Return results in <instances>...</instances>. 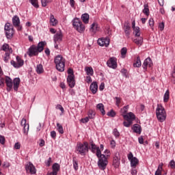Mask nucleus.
Wrapping results in <instances>:
<instances>
[{"label":"nucleus","instance_id":"obj_1","mask_svg":"<svg viewBox=\"0 0 175 175\" xmlns=\"http://www.w3.org/2000/svg\"><path fill=\"white\" fill-rule=\"evenodd\" d=\"M44 44H46L45 42H40L38 44V46H31L27 53L29 57H36L39 55V53H42L44 50Z\"/></svg>","mask_w":175,"mask_h":175},{"label":"nucleus","instance_id":"obj_2","mask_svg":"<svg viewBox=\"0 0 175 175\" xmlns=\"http://www.w3.org/2000/svg\"><path fill=\"white\" fill-rule=\"evenodd\" d=\"M55 64L57 70L64 72L65 70V59L62 55H59L55 57Z\"/></svg>","mask_w":175,"mask_h":175},{"label":"nucleus","instance_id":"obj_3","mask_svg":"<svg viewBox=\"0 0 175 175\" xmlns=\"http://www.w3.org/2000/svg\"><path fill=\"white\" fill-rule=\"evenodd\" d=\"M90 148H88V142H84L83 143L78 142L76 146V151L81 155H85Z\"/></svg>","mask_w":175,"mask_h":175},{"label":"nucleus","instance_id":"obj_4","mask_svg":"<svg viewBox=\"0 0 175 175\" xmlns=\"http://www.w3.org/2000/svg\"><path fill=\"white\" fill-rule=\"evenodd\" d=\"M156 116L159 122H163L166 120V111H165V108L162 105H157Z\"/></svg>","mask_w":175,"mask_h":175},{"label":"nucleus","instance_id":"obj_5","mask_svg":"<svg viewBox=\"0 0 175 175\" xmlns=\"http://www.w3.org/2000/svg\"><path fill=\"white\" fill-rule=\"evenodd\" d=\"M72 23L73 28L76 29L77 32H79V33H83V32L85 31V26H84L80 18H75Z\"/></svg>","mask_w":175,"mask_h":175},{"label":"nucleus","instance_id":"obj_6","mask_svg":"<svg viewBox=\"0 0 175 175\" xmlns=\"http://www.w3.org/2000/svg\"><path fill=\"white\" fill-rule=\"evenodd\" d=\"M1 50H3V51H5V54L3 56L4 62H9V59H10V54L13 53V49H12L10 46H9V44L5 43L4 44H3Z\"/></svg>","mask_w":175,"mask_h":175},{"label":"nucleus","instance_id":"obj_7","mask_svg":"<svg viewBox=\"0 0 175 175\" xmlns=\"http://www.w3.org/2000/svg\"><path fill=\"white\" fill-rule=\"evenodd\" d=\"M110 157V154L103 155V157L98 159L97 165L100 170H105L107 165L109 163V161H107V158Z\"/></svg>","mask_w":175,"mask_h":175},{"label":"nucleus","instance_id":"obj_8","mask_svg":"<svg viewBox=\"0 0 175 175\" xmlns=\"http://www.w3.org/2000/svg\"><path fill=\"white\" fill-rule=\"evenodd\" d=\"M4 31L7 39H12L13 38V35H14L15 31L13 25L10 24V23H5L4 26Z\"/></svg>","mask_w":175,"mask_h":175},{"label":"nucleus","instance_id":"obj_9","mask_svg":"<svg viewBox=\"0 0 175 175\" xmlns=\"http://www.w3.org/2000/svg\"><path fill=\"white\" fill-rule=\"evenodd\" d=\"M127 158L131 162V167H134V169H135L136 166L139 165V159L133 157V154L132 153V152H130V153L127 156Z\"/></svg>","mask_w":175,"mask_h":175},{"label":"nucleus","instance_id":"obj_10","mask_svg":"<svg viewBox=\"0 0 175 175\" xmlns=\"http://www.w3.org/2000/svg\"><path fill=\"white\" fill-rule=\"evenodd\" d=\"M12 25L16 28L17 31L23 29V26L20 25V18L18 16L15 15L12 17Z\"/></svg>","mask_w":175,"mask_h":175},{"label":"nucleus","instance_id":"obj_11","mask_svg":"<svg viewBox=\"0 0 175 175\" xmlns=\"http://www.w3.org/2000/svg\"><path fill=\"white\" fill-rule=\"evenodd\" d=\"M11 65H13L14 68H21L24 65V60L19 56H16V62L14 60H12Z\"/></svg>","mask_w":175,"mask_h":175},{"label":"nucleus","instance_id":"obj_12","mask_svg":"<svg viewBox=\"0 0 175 175\" xmlns=\"http://www.w3.org/2000/svg\"><path fill=\"white\" fill-rule=\"evenodd\" d=\"M120 161H121V157H120V152H116L114 154L113 160L112 163L113 166H114L116 169L120 167Z\"/></svg>","mask_w":175,"mask_h":175},{"label":"nucleus","instance_id":"obj_13","mask_svg":"<svg viewBox=\"0 0 175 175\" xmlns=\"http://www.w3.org/2000/svg\"><path fill=\"white\" fill-rule=\"evenodd\" d=\"M25 169L27 173H30L31 174H35L36 173V168L33 166L31 162H29L25 165Z\"/></svg>","mask_w":175,"mask_h":175},{"label":"nucleus","instance_id":"obj_14","mask_svg":"<svg viewBox=\"0 0 175 175\" xmlns=\"http://www.w3.org/2000/svg\"><path fill=\"white\" fill-rule=\"evenodd\" d=\"M107 65L109 68L116 69L117 68V59L114 57H111L107 62Z\"/></svg>","mask_w":175,"mask_h":175},{"label":"nucleus","instance_id":"obj_15","mask_svg":"<svg viewBox=\"0 0 175 175\" xmlns=\"http://www.w3.org/2000/svg\"><path fill=\"white\" fill-rule=\"evenodd\" d=\"M98 44L102 47H103V46L107 47V46L110 44V39L109 38H99L98 40Z\"/></svg>","mask_w":175,"mask_h":175},{"label":"nucleus","instance_id":"obj_16","mask_svg":"<svg viewBox=\"0 0 175 175\" xmlns=\"http://www.w3.org/2000/svg\"><path fill=\"white\" fill-rule=\"evenodd\" d=\"M67 82L70 88H73L76 85V81L75 80V76L68 75Z\"/></svg>","mask_w":175,"mask_h":175},{"label":"nucleus","instance_id":"obj_17","mask_svg":"<svg viewBox=\"0 0 175 175\" xmlns=\"http://www.w3.org/2000/svg\"><path fill=\"white\" fill-rule=\"evenodd\" d=\"M5 83L7 85V91H11L13 88V81L9 77H5Z\"/></svg>","mask_w":175,"mask_h":175},{"label":"nucleus","instance_id":"obj_18","mask_svg":"<svg viewBox=\"0 0 175 175\" xmlns=\"http://www.w3.org/2000/svg\"><path fill=\"white\" fill-rule=\"evenodd\" d=\"M123 118L126 121H131L132 122V121L135 120L136 116L135 113L129 112L127 114L123 115Z\"/></svg>","mask_w":175,"mask_h":175},{"label":"nucleus","instance_id":"obj_19","mask_svg":"<svg viewBox=\"0 0 175 175\" xmlns=\"http://www.w3.org/2000/svg\"><path fill=\"white\" fill-rule=\"evenodd\" d=\"M143 68L145 70H147V66H148L149 68H152V60H151L150 57H148L146 58L143 64Z\"/></svg>","mask_w":175,"mask_h":175},{"label":"nucleus","instance_id":"obj_20","mask_svg":"<svg viewBox=\"0 0 175 175\" xmlns=\"http://www.w3.org/2000/svg\"><path fill=\"white\" fill-rule=\"evenodd\" d=\"M62 32L58 31L53 37V40L55 43H59V42H62L63 38Z\"/></svg>","mask_w":175,"mask_h":175},{"label":"nucleus","instance_id":"obj_21","mask_svg":"<svg viewBox=\"0 0 175 175\" xmlns=\"http://www.w3.org/2000/svg\"><path fill=\"white\" fill-rule=\"evenodd\" d=\"M90 91L92 92V94H95L96 92H98V83L97 82H93L90 85Z\"/></svg>","mask_w":175,"mask_h":175},{"label":"nucleus","instance_id":"obj_22","mask_svg":"<svg viewBox=\"0 0 175 175\" xmlns=\"http://www.w3.org/2000/svg\"><path fill=\"white\" fill-rule=\"evenodd\" d=\"M90 32L92 33H96L98 31H99V27L98 26V23H94L91 25V27L90 29Z\"/></svg>","mask_w":175,"mask_h":175},{"label":"nucleus","instance_id":"obj_23","mask_svg":"<svg viewBox=\"0 0 175 175\" xmlns=\"http://www.w3.org/2000/svg\"><path fill=\"white\" fill-rule=\"evenodd\" d=\"M132 129L135 133H138V135L142 133V126H140V124H135L132 127Z\"/></svg>","mask_w":175,"mask_h":175},{"label":"nucleus","instance_id":"obj_24","mask_svg":"<svg viewBox=\"0 0 175 175\" xmlns=\"http://www.w3.org/2000/svg\"><path fill=\"white\" fill-rule=\"evenodd\" d=\"M20 78H15L13 81L14 90V91H18V87H20Z\"/></svg>","mask_w":175,"mask_h":175},{"label":"nucleus","instance_id":"obj_25","mask_svg":"<svg viewBox=\"0 0 175 175\" xmlns=\"http://www.w3.org/2000/svg\"><path fill=\"white\" fill-rule=\"evenodd\" d=\"M97 110H99L100 111L102 116H105L106 114V111H105V105L102 103H99L96 105Z\"/></svg>","mask_w":175,"mask_h":175},{"label":"nucleus","instance_id":"obj_26","mask_svg":"<svg viewBox=\"0 0 175 175\" xmlns=\"http://www.w3.org/2000/svg\"><path fill=\"white\" fill-rule=\"evenodd\" d=\"M49 23L51 25H52V27H55L58 24V21L55 19V18L54 17V15L51 14Z\"/></svg>","mask_w":175,"mask_h":175},{"label":"nucleus","instance_id":"obj_27","mask_svg":"<svg viewBox=\"0 0 175 175\" xmlns=\"http://www.w3.org/2000/svg\"><path fill=\"white\" fill-rule=\"evenodd\" d=\"M81 20L85 24H88L90 22V14L85 13L81 15Z\"/></svg>","mask_w":175,"mask_h":175},{"label":"nucleus","instance_id":"obj_28","mask_svg":"<svg viewBox=\"0 0 175 175\" xmlns=\"http://www.w3.org/2000/svg\"><path fill=\"white\" fill-rule=\"evenodd\" d=\"M133 42L137 46H142V44H143V37L140 36H137V38L134 39Z\"/></svg>","mask_w":175,"mask_h":175},{"label":"nucleus","instance_id":"obj_29","mask_svg":"<svg viewBox=\"0 0 175 175\" xmlns=\"http://www.w3.org/2000/svg\"><path fill=\"white\" fill-rule=\"evenodd\" d=\"M124 33L128 39H129L131 35V26L129 25H124Z\"/></svg>","mask_w":175,"mask_h":175},{"label":"nucleus","instance_id":"obj_30","mask_svg":"<svg viewBox=\"0 0 175 175\" xmlns=\"http://www.w3.org/2000/svg\"><path fill=\"white\" fill-rule=\"evenodd\" d=\"M52 169L53 174H57L58 172L59 171V164L55 163L52 166Z\"/></svg>","mask_w":175,"mask_h":175},{"label":"nucleus","instance_id":"obj_31","mask_svg":"<svg viewBox=\"0 0 175 175\" xmlns=\"http://www.w3.org/2000/svg\"><path fill=\"white\" fill-rule=\"evenodd\" d=\"M90 150L92 151V152H93V154H95V152H96L98 147H96V145L94 143V142H90Z\"/></svg>","mask_w":175,"mask_h":175},{"label":"nucleus","instance_id":"obj_32","mask_svg":"<svg viewBox=\"0 0 175 175\" xmlns=\"http://www.w3.org/2000/svg\"><path fill=\"white\" fill-rule=\"evenodd\" d=\"M85 72H86L88 76H92L94 75V69H92V67H85Z\"/></svg>","mask_w":175,"mask_h":175},{"label":"nucleus","instance_id":"obj_33","mask_svg":"<svg viewBox=\"0 0 175 175\" xmlns=\"http://www.w3.org/2000/svg\"><path fill=\"white\" fill-rule=\"evenodd\" d=\"M134 68H140L142 66V61L140 60V57H137V60L133 63Z\"/></svg>","mask_w":175,"mask_h":175},{"label":"nucleus","instance_id":"obj_34","mask_svg":"<svg viewBox=\"0 0 175 175\" xmlns=\"http://www.w3.org/2000/svg\"><path fill=\"white\" fill-rule=\"evenodd\" d=\"M96 113L95 111L92 109H90L88 113V118H90V120H92L93 118H95V115Z\"/></svg>","mask_w":175,"mask_h":175},{"label":"nucleus","instance_id":"obj_35","mask_svg":"<svg viewBox=\"0 0 175 175\" xmlns=\"http://www.w3.org/2000/svg\"><path fill=\"white\" fill-rule=\"evenodd\" d=\"M38 75H40L42 73H43L44 70H43V66L42 64H38L36 66V69Z\"/></svg>","mask_w":175,"mask_h":175},{"label":"nucleus","instance_id":"obj_36","mask_svg":"<svg viewBox=\"0 0 175 175\" xmlns=\"http://www.w3.org/2000/svg\"><path fill=\"white\" fill-rule=\"evenodd\" d=\"M170 98V94L169 92V90H167L163 96V102H165V103H167L169 101V98Z\"/></svg>","mask_w":175,"mask_h":175},{"label":"nucleus","instance_id":"obj_37","mask_svg":"<svg viewBox=\"0 0 175 175\" xmlns=\"http://www.w3.org/2000/svg\"><path fill=\"white\" fill-rule=\"evenodd\" d=\"M57 131L60 135H64V127L59 123H57Z\"/></svg>","mask_w":175,"mask_h":175},{"label":"nucleus","instance_id":"obj_38","mask_svg":"<svg viewBox=\"0 0 175 175\" xmlns=\"http://www.w3.org/2000/svg\"><path fill=\"white\" fill-rule=\"evenodd\" d=\"M72 163H73V167H74L75 170H79V163L77 161V159H76V158H73Z\"/></svg>","mask_w":175,"mask_h":175},{"label":"nucleus","instance_id":"obj_39","mask_svg":"<svg viewBox=\"0 0 175 175\" xmlns=\"http://www.w3.org/2000/svg\"><path fill=\"white\" fill-rule=\"evenodd\" d=\"M129 109V105H126L120 109V111H121L122 116H125V114H126V113H128Z\"/></svg>","mask_w":175,"mask_h":175},{"label":"nucleus","instance_id":"obj_40","mask_svg":"<svg viewBox=\"0 0 175 175\" xmlns=\"http://www.w3.org/2000/svg\"><path fill=\"white\" fill-rule=\"evenodd\" d=\"M143 13L146 14V16L150 15V9L148 8V5L145 4L144 5V9L143 10Z\"/></svg>","mask_w":175,"mask_h":175},{"label":"nucleus","instance_id":"obj_41","mask_svg":"<svg viewBox=\"0 0 175 175\" xmlns=\"http://www.w3.org/2000/svg\"><path fill=\"white\" fill-rule=\"evenodd\" d=\"M127 51H128V49H126V47H123L121 49L120 53H121L122 58H125Z\"/></svg>","mask_w":175,"mask_h":175},{"label":"nucleus","instance_id":"obj_42","mask_svg":"<svg viewBox=\"0 0 175 175\" xmlns=\"http://www.w3.org/2000/svg\"><path fill=\"white\" fill-rule=\"evenodd\" d=\"M53 0H41L42 6L46 8L48 3H51Z\"/></svg>","mask_w":175,"mask_h":175},{"label":"nucleus","instance_id":"obj_43","mask_svg":"<svg viewBox=\"0 0 175 175\" xmlns=\"http://www.w3.org/2000/svg\"><path fill=\"white\" fill-rule=\"evenodd\" d=\"M96 151V155L97 158H98V159L102 158L103 155H105V154H102V152L100 151V148H99V147L97 148V150Z\"/></svg>","mask_w":175,"mask_h":175},{"label":"nucleus","instance_id":"obj_44","mask_svg":"<svg viewBox=\"0 0 175 175\" xmlns=\"http://www.w3.org/2000/svg\"><path fill=\"white\" fill-rule=\"evenodd\" d=\"M133 31L135 36H140V28L139 27H135Z\"/></svg>","mask_w":175,"mask_h":175},{"label":"nucleus","instance_id":"obj_45","mask_svg":"<svg viewBox=\"0 0 175 175\" xmlns=\"http://www.w3.org/2000/svg\"><path fill=\"white\" fill-rule=\"evenodd\" d=\"M29 131V124H27V125H25L23 127V133L25 135H28Z\"/></svg>","mask_w":175,"mask_h":175},{"label":"nucleus","instance_id":"obj_46","mask_svg":"<svg viewBox=\"0 0 175 175\" xmlns=\"http://www.w3.org/2000/svg\"><path fill=\"white\" fill-rule=\"evenodd\" d=\"M29 2L31 3V5H33V6H34V8H36V9L39 8V4H38V0H29Z\"/></svg>","mask_w":175,"mask_h":175},{"label":"nucleus","instance_id":"obj_47","mask_svg":"<svg viewBox=\"0 0 175 175\" xmlns=\"http://www.w3.org/2000/svg\"><path fill=\"white\" fill-rule=\"evenodd\" d=\"M107 116H108L109 117H116V111L111 109V111L107 112Z\"/></svg>","mask_w":175,"mask_h":175},{"label":"nucleus","instance_id":"obj_48","mask_svg":"<svg viewBox=\"0 0 175 175\" xmlns=\"http://www.w3.org/2000/svg\"><path fill=\"white\" fill-rule=\"evenodd\" d=\"M116 99V105L118 107H120V105L121 103L122 98L120 97H115Z\"/></svg>","mask_w":175,"mask_h":175},{"label":"nucleus","instance_id":"obj_49","mask_svg":"<svg viewBox=\"0 0 175 175\" xmlns=\"http://www.w3.org/2000/svg\"><path fill=\"white\" fill-rule=\"evenodd\" d=\"M133 122L127 120V122H123V125L124 126H126V128H129V126H131V125H132Z\"/></svg>","mask_w":175,"mask_h":175},{"label":"nucleus","instance_id":"obj_50","mask_svg":"<svg viewBox=\"0 0 175 175\" xmlns=\"http://www.w3.org/2000/svg\"><path fill=\"white\" fill-rule=\"evenodd\" d=\"M113 135H114L116 137H120V132H118V130L117 129H113Z\"/></svg>","mask_w":175,"mask_h":175},{"label":"nucleus","instance_id":"obj_51","mask_svg":"<svg viewBox=\"0 0 175 175\" xmlns=\"http://www.w3.org/2000/svg\"><path fill=\"white\" fill-rule=\"evenodd\" d=\"M148 23L150 28L154 31V19L150 18Z\"/></svg>","mask_w":175,"mask_h":175},{"label":"nucleus","instance_id":"obj_52","mask_svg":"<svg viewBox=\"0 0 175 175\" xmlns=\"http://www.w3.org/2000/svg\"><path fill=\"white\" fill-rule=\"evenodd\" d=\"M120 72H121L122 76H124V77H127V76H128V74H127L128 71L126 70V69L123 68V69L121 70Z\"/></svg>","mask_w":175,"mask_h":175},{"label":"nucleus","instance_id":"obj_53","mask_svg":"<svg viewBox=\"0 0 175 175\" xmlns=\"http://www.w3.org/2000/svg\"><path fill=\"white\" fill-rule=\"evenodd\" d=\"M21 126H25V125H28V124H27V119L25 118H23L21 122Z\"/></svg>","mask_w":175,"mask_h":175},{"label":"nucleus","instance_id":"obj_54","mask_svg":"<svg viewBox=\"0 0 175 175\" xmlns=\"http://www.w3.org/2000/svg\"><path fill=\"white\" fill-rule=\"evenodd\" d=\"M56 109H57L58 110L61 111L62 113H64V111H65V110L64 109V107L61 105H57L56 106Z\"/></svg>","mask_w":175,"mask_h":175},{"label":"nucleus","instance_id":"obj_55","mask_svg":"<svg viewBox=\"0 0 175 175\" xmlns=\"http://www.w3.org/2000/svg\"><path fill=\"white\" fill-rule=\"evenodd\" d=\"M67 73H68V76H75V74L73 72V69H72V68H68Z\"/></svg>","mask_w":175,"mask_h":175},{"label":"nucleus","instance_id":"obj_56","mask_svg":"<svg viewBox=\"0 0 175 175\" xmlns=\"http://www.w3.org/2000/svg\"><path fill=\"white\" fill-rule=\"evenodd\" d=\"M14 148L15 150H20V148H21V144H20V142L15 143Z\"/></svg>","mask_w":175,"mask_h":175},{"label":"nucleus","instance_id":"obj_57","mask_svg":"<svg viewBox=\"0 0 175 175\" xmlns=\"http://www.w3.org/2000/svg\"><path fill=\"white\" fill-rule=\"evenodd\" d=\"M159 28L160 31H163V29H165V23L163 22L161 23L159 25Z\"/></svg>","mask_w":175,"mask_h":175},{"label":"nucleus","instance_id":"obj_58","mask_svg":"<svg viewBox=\"0 0 175 175\" xmlns=\"http://www.w3.org/2000/svg\"><path fill=\"white\" fill-rule=\"evenodd\" d=\"M51 137H52V139H55V137H57V133L55 132V131H52L51 132Z\"/></svg>","mask_w":175,"mask_h":175},{"label":"nucleus","instance_id":"obj_59","mask_svg":"<svg viewBox=\"0 0 175 175\" xmlns=\"http://www.w3.org/2000/svg\"><path fill=\"white\" fill-rule=\"evenodd\" d=\"M170 166L171 169H175V161H174V160H172L170 162Z\"/></svg>","mask_w":175,"mask_h":175},{"label":"nucleus","instance_id":"obj_60","mask_svg":"<svg viewBox=\"0 0 175 175\" xmlns=\"http://www.w3.org/2000/svg\"><path fill=\"white\" fill-rule=\"evenodd\" d=\"M5 137L3 135H0V143L1 144H5Z\"/></svg>","mask_w":175,"mask_h":175},{"label":"nucleus","instance_id":"obj_61","mask_svg":"<svg viewBox=\"0 0 175 175\" xmlns=\"http://www.w3.org/2000/svg\"><path fill=\"white\" fill-rule=\"evenodd\" d=\"M0 86L5 87V79L3 78L0 79Z\"/></svg>","mask_w":175,"mask_h":175},{"label":"nucleus","instance_id":"obj_62","mask_svg":"<svg viewBox=\"0 0 175 175\" xmlns=\"http://www.w3.org/2000/svg\"><path fill=\"white\" fill-rule=\"evenodd\" d=\"M44 144H45L44 139H40V144H39L40 147H44Z\"/></svg>","mask_w":175,"mask_h":175},{"label":"nucleus","instance_id":"obj_63","mask_svg":"<svg viewBox=\"0 0 175 175\" xmlns=\"http://www.w3.org/2000/svg\"><path fill=\"white\" fill-rule=\"evenodd\" d=\"M88 121H90V118L88 117L81 119V122H83V124H86V122H88Z\"/></svg>","mask_w":175,"mask_h":175},{"label":"nucleus","instance_id":"obj_64","mask_svg":"<svg viewBox=\"0 0 175 175\" xmlns=\"http://www.w3.org/2000/svg\"><path fill=\"white\" fill-rule=\"evenodd\" d=\"M85 81L86 83H88L92 82V79H91V77L90 76L86 77Z\"/></svg>","mask_w":175,"mask_h":175}]
</instances>
